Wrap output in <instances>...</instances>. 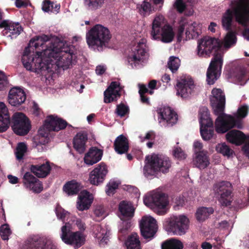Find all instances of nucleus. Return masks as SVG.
Segmentation results:
<instances>
[{
	"label": "nucleus",
	"instance_id": "nucleus-1",
	"mask_svg": "<svg viewBox=\"0 0 249 249\" xmlns=\"http://www.w3.org/2000/svg\"><path fill=\"white\" fill-rule=\"evenodd\" d=\"M210 101L214 114L218 116L215 123L216 131L218 133H225L234 126L238 128H242L239 120L247 115L248 108L247 106L239 107L234 116L224 113L225 96L220 89L215 88L212 90Z\"/></svg>",
	"mask_w": 249,
	"mask_h": 249
},
{
	"label": "nucleus",
	"instance_id": "nucleus-2",
	"mask_svg": "<svg viewBox=\"0 0 249 249\" xmlns=\"http://www.w3.org/2000/svg\"><path fill=\"white\" fill-rule=\"evenodd\" d=\"M49 40L47 36L43 35L33 38L29 43V46L26 47L23 52L22 57V64L28 71L37 73L43 71H50L49 65L47 62V56L42 52H36V57L34 55V48H37L39 46H42L45 42Z\"/></svg>",
	"mask_w": 249,
	"mask_h": 249
},
{
	"label": "nucleus",
	"instance_id": "nucleus-3",
	"mask_svg": "<svg viewBox=\"0 0 249 249\" xmlns=\"http://www.w3.org/2000/svg\"><path fill=\"white\" fill-rule=\"evenodd\" d=\"M44 55L47 56V62L50 65L53 59L56 60L55 63L58 68L66 70L75 62L76 55L73 53V46L68 45L63 40L55 41L53 47L44 50Z\"/></svg>",
	"mask_w": 249,
	"mask_h": 249
},
{
	"label": "nucleus",
	"instance_id": "nucleus-4",
	"mask_svg": "<svg viewBox=\"0 0 249 249\" xmlns=\"http://www.w3.org/2000/svg\"><path fill=\"white\" fill-rule=\"evenodd\" d=\"M231 9H228L223 16V27L229 30L232 20L233 12L236 20L244 26L249 21V0H235L231 2Z\"/></svg>",
	"mask_w": 249,
	"mask_h": 249
},
{
	"label": "nucleus",
	"instance_id": "nucleus-5",
	"mask_svg": "<svg viewBox=\"0 0 249 249\" xmlns=\"http://www.w3.org/2000/svg\"><path fill=\"white\" fill-rule=\"evenodd\" d=\"M236 42L235 34L231 32L227 33L222 42L214 37L206 36L198 41L197 54L200 57L209 56L213 50L222 47L228 49L235 44Z\"/></svg>",
	"mask_w": 249,
	"mask_h": 249
},
{
	"label": "nucleus",
	"instance_id": "nucleus-6",
	"mask_svg": "<svg viewBox=\"0 0 249 249\" xmlns=\"http://www.w3.org/2000/svg\"><path fill=\"white\" fill-rule=\"evenodd\" d=\"M111 38L109 29L101 24H96L86 33V38L89 48L102 51L106 48Z\"/></svg>",
	"mask_w": 249,
	"mask_h": 249
},
{
	"label": "nucleus",
	"instance_id": "nucleus-7",
	"mask_svg": "<svg viewBox=\"0 0 249 249\" xmlns=\"http://www.w3.org/2000/svg\"><path fill=\"white\" fill-rule=\"evenodd\" d=\"M67 122L57 116L49 115L47 117L45 123L38 131L39 140L37 142L36 148L38 152H42L46 149L45 144L48 142V134L52 131H58L65 128Z\"/></svg>",
	"mask_w": 249,
	"mask_h": 249
},
{
	"label": "nucleus",
	"instance_id": "nucleus-8",
	"mask_svg": "<svg viewBox=\"0 0 249 249\" xmlns=\"http://www.w3.org/2000/svg\"><path fill=\"white\" fill-rule=\"evenodd\" d=\"M143 174L147 177L156 176L159 173H166L171 167V161L167 157L153 154L146 157Z\"/></svg>",
	"mask_w": 249,
	"mask_h": 249
},
{
	"label": "nucleus",
	"instance_id": "nucleus-9",
	"mask_svg": "<svg viewBox=\"0 0 249 249\" xmlns=\"http://www.w3.org/2000/svg\"><path fill=\"white\" fill-rule=\"evenodd\" d=\"M143 203L159 215H164L168 211V198L162 193L156 191L150 192L144 197Z\"/></svg>",
	"mask_w": 249,
	"mask_h": 249
},
{
	"label": "nucleus",
	"instance_id": "nucleus-10",
	"mask_svg": "<svg viewBox=\"0 0 249 249\" xmlns=\"http://www.w3.org/2000/svg\"><path fill=\"white\" fill-rule=\"evenodd\" d=\"M70 222L65 223L61 228L60 237L66 244L72 246L77 249L82 246L85 242V236L80 231L72 232Z\"/></svg>",
	"mask_w": 249,
	"mask_h": 249
},
{
	"label": "nucleus",
	"instance_id": "nucleus-11",
	"mask_svg": "<svg viewBox=\"0 0 249 249\" xmlns=\"http://www.w3.org/2000/svg\"><path fill=\"white\" fill-rule=\"evenodd\" d=\"M179 26L178 30V40L180 41L184 35L186 39H190L197 37L200 33L201 25L196 22L189 21L185 18H181L179 21Z\"/></svg>",
	"mask_w": 249,
	"mask_h": 249
},
{
	"label": "nucleus",
	"instance_id": "nucleus-12",
	"mask_svg": "<svg viewBox=\"0 0 249 249\" xmlns=\"http://www.w3.org/2000/svg\"><path fill=\"white\" fill-rule=\"evenodd\" d=\"M148 58L146 40L141 39L128 57V62L132 68H138L146 62Z\"/></svg>",
	"mask_w": 249,
	"mask_h": 249
},
{
	"label": "nucleus",
	"instance_id": "nucleus-13",
	"mask_svg": "<svg viewBox=\"0 0 249 249\" xmlns=\"http://www.w3.org/2000/svg\"><path fill=\"white\" fill-rule=\"evenodd\" d=\"M199 115L201 135L203 140H209L213 137L214 131L213 128V123L210 118L208 109L206 107L202 108Z\"/></svg>",
	"mask_w": 249,
	"mask_h": 249
},
{
	"label": "nucleus",
	"instance_id": "nucleus-14",
	"mask_svg": "<svg viewBox=\"0 0 249 249\" xmlns=\"http://www.w3.org/2000/svg\"><path fill=\"white\" fill-rule=\"evenodd\" d=\"M189 219L184 215H173L169 221V230L174 234H184L189 229Z\"/></svg>",
	"mask_w": 249,
	"mask_h": 249
},
{
	"label": "nucleus",
	"instance_id": "nucleus-15",
	"mask_svg": "<svg viewBox=\"0 0 249 249\" xmlns=\"http://www.w3.org/2000/svg\"><path fill=\"white\" fill-rule=\"evenodd\" d=\"M223 58L220 54H216L212 60L207 71V81L213 85L219 78L221 72Z\"/></svg>",
	"mask_w": 249,
	"mask_h": 249
},
{
	"label": "nucleus",
	"instance_id": "nucleus-16",
	"mask_svg": "<svg viewBox=\"0 0 249 249\" xmlns=\"http://www.w3.org/2000/svg\"><path fill=\"white\" fill-rule=\"evenodd\" d=\"M12 123L13 130L17 135H25L30 129L31 125L29 119L21 112L14 113Z\"/></svg>",
	"mask_w": 249,
	"mask_h": 249
},
{
	"label": "nucleus",
	"instance_id": "nucleus-17",
	"mask_svg": "<svg viewBox=\"0 0 249 249\" xmlns=\"http://www.w3.org/2000/svg\"><path fill=\"white\" fill-rule=\"evenodd\" d=\"M177 95L182 99L189 97L195 88L194 82L191 77L182 75L177 80L176 85Z\"/></svg>",
	"mask_w": 249,
	"mask_h": 249
},
{
	"label": "nucleus",
	"instance_id": "nucleus-18",
	"mask_svg": "<svg viewBox=\"0 0 249 249\" xmlns=\"http://www.w3.org/2000/svg\"><path fill=\"white\" fill-rule=\"evenodd\" d=\"M213 190L215 194L220 195L218 201L222 206H227L231 202V184L228 181H222L216 183L213 186Z\"/></svg>",
	"mask_w": 249,
	"mask_h": 249
},
{
	"label": "nucleus",
	"instance_id": "nucleus-19",
	"mask_svg": "<svg viewBox=\"0 0 249 249\" xmlns=\"http://www.w3.org/2000/svg\"><path fill=\"white\" fill-rule=\"evenodd\" d=\"M226 137L228 142L236 145H240L245 141L242 150L244 154L249 158V136H246L239 130H232L227 133Z\"/></svg>",
	"mask_w": 249,
	"mask_h": 249
},
{
	"label": "nucleus",
	"instance_id": "nucleus-20",
	"mask_svg": "<svg viewBox=\"0 0 249 249\" xmlns=\"http://www.w3.org/2000/svg\"><path fill=\"white\" fill-rule=\"evenodd\" d=\"M142 235L145 239H151L157 232L158 226L156 220L150 215L143 216L140 223Z\"/></svg>",
	"mask_w": 249,
	"mask_h": 249
},
{
	"label": "nucleus",
	"instance_id": "nucleus-21",
	"mask_svg": "<svg viewBox=\"0 0 249 249\" xmlns=\"http://www.w3.org/2000/svg\"><path fill=\"white\" fill-rule=\"evenodd\" d=\"M107 165L103 162L97 165L89 174V181L91 184L98 185L103 182L108 173Z\"/></svg>",
	"mask_w": 249,
	"mask_h": 249
},
{
	"label": "nucleus",
	"instance_id": "nucleus-22",
	"mask_svg": "<svg viewBox=\"0 0 249 249\" xmlns=\"http://www.w3.org/2000/svg\"><path fill=\"white\" fill-rule=\"evenodd\" d=\"M4 28L2 34L7 38H16L22 31V28L18 23L9 20H3L0 23V28Z\"/></svg>",
	"mask_w": 249,
	"mask_h": 249
},
{
	"label": "nucleus",
	"instance_id": "nucleus-23",
	"mask_svg": "<svg viewBox=\"0 0 249 249\" xmlns=\"http://www.w3.org/2000/svg\"><path fill=\"white\" fill-rule=\"evenodd\" d=\"M159 122L165 126H172L178 120L177 113L169 107H164L159 110Z\"/></svg>",
	"mask_w": 249,
	"mask_h": 249
},
{
	"label": "nucleus",
	"instance_id": "nucleus-24",
	"mask_svg": "<svg viewBox=\"0 0 249 249\" xmlns=\"http://www.w3.org/2000/svg\"><path fill=\"white\" fill-rule=\"evenodd\" d=\"M8 99L9 103L11 105L17 106L25 102L26 95L21 89L14 88L9 91Z\"/></svg>",
	"mask_w": 249,
	"mask_h": 249
},
{
	"label": "nucleus",
	"instance_id": "nucleus-25",
	"mask_svg": "<svg viewBox=\"0 0 249 249\" xmlns=\"http://www.w3.org/2000/svg\"><path fill=\"white\" fill-rule=\"evenodd\" d=\"M121 89L119 83L112 82L104 92V102L108 103L117 100L120 96Z\"/></svg>",
	"mask_w": 249,
	"mask_h": 249
},
{
	"label": "nucleus",
	"instance_id": "nucleus-26",
	"mask_svg": "<svg viewBox=\"0 0 249 249\" xmlns=\"http://www.w3.org/2000/svg\"><path fill=\"white\" fill-rule=\"evenodd\" d=\"M93 199L92 195L86 190L80 192L77 201V208L79 211L88 210Z\"/></svg>",
	"mask_w": 249,
	"mask_h": 249
},
{
	"label": "nucleus",
	"instance_id": "nucleus-27",
	"mask_svg": "<svg viewBox=\"0 0 249 249\" xmlns=\"http://www.w3.org/2000/svg\"><path fill=\"white\" fill-rule=\"evenodd\" d=\"M156 36H151L153 39L160 40L164 43L171 42L175 36L173 29L170 25L164 26Z\"/></svg>",
	"mask_w": 249,
	"mask_h": 249
},
{
	"label": "nucleus",
	"instance_id": "nucleus-28",
	"mask_svg": "<svg viewBox=\"0 0 249 249\" xmlns=\"http://www.w3.org/2000/svg\"><path fill=\"white\" fill-rule=\"evenodd\" d=\"M102 155V150L96 147H92L85 154L84 158V162L88 165H92L100 161Z\"/></svg>",
	"mask_w": 249,
	"mask_h": 249
},
{
	"label": "nucleus",
	"instance_id": "nucleus-29",
	"mask_svg": "<svg viewBox=\"0 0 249 249\" xmlns=\"http://www.w3.org/2000/svg\"><path fill=\"white\" fill-rule=\"evenodd\" d=\"M88 141L87 134L85 132H79L74 137L73 144L74 148L79 153H83L86 148Z\"/></svg>",
	"mask_w": 249,
	"mask_h": 249
},
{
	"label": "nucleus",
	"instance_id": "nucleus-30",
	"mask_svg": "<svg viewBox=\"0 0 249 249\" xmlns=\"http://www.w3.org/2000/svg\"><path fill=\"white\" fill-rule=\"evenodd\" d=\"M94 237L100 244H106L108 240L109 231L106 227H102L100 225L94 226L93 228Z\"/></svg>",
	"mask_w": 249,
	"mask_h": 249
},
{
	"label": "nucleus",
	"instance_id": "nucleus-31",
	"mask_svg": "<svg viewBox=\"0 0 249 249\" xmlns=\"http://www.w3.org/2000/svg\"><path fill=\"white\" fill-rule=\"evenodd\" d=\"M10 116L4 103L0 102V132L5 131L9 127Z\"/></svg>",
	"mask_w": 249,
	"mask_h": 249
},
{
	"label": "nucleus",
	"instance_id": "nucleus-32",
	"mask_svg": "<svg viewBox=\"0 0 249 249\" xmlns=\"http://www.w3.org/2000/svg\"><path fill=\"white\" fill-rule=\"evenodd\" d=\"M167 21L164 17L161 14H157L154 18L151 31V36H156L164 26L168 25Z\"/></svg>",
	"mask_w": 249,
	"mask_h": 249
},
{
	"label": "nucleus",
	"instance_id": "nucleus-33",
	"mask_svg": "<svg viewBox=\"0 0 249 249\" xmlns=\"http://www.w3.org/2000/svg\"><path fill=\"white\" fill-rule=\"evenodd\" d=\"M115 151L122 154L127 152L129 148L128 141L123 135H120L116 139L114 143Z\"/></svg>",
	"mask_w": 249,
	"mask_h": 249
},
{
	"label": "nucleus",
	"instance_id": "nucleus-34",
	"mask_svg": "<svg viewBox=\"0 0 249 249\" xmlns=\"http://www.w3.org/2000/svg\"><path fill=\"white\" fill-rule=\"evenodd\" d=\"M31 171L38 178H45L49 175L51 171V166L48 162L39 165H32L30 166Z\"/></svg>",
	"mask_w": 249,
	"mask_h": 249
},
{
	"label": "nucleus",
	"instance_id": "nucleus-35",
	"mask_svg": "<svg viewBox=\"0 0 249 249\" xmlns=\"http://www.w3.org/2000/svg\"><path fill=\"white\" fill-rule=\"evenodd\" d=\"M194 164L199 169H204L210 164L208 157L206 152L202 151L196 153L193 160Z\"/></svg>",
	"mask_w": 249,
	"mask_h": 249
},
{
	"label": "nucleus",
	"instance_id": "nucleus-36",
	"mask_svg": "<svg viewBox=\"0 0 249 249\" xmlns=\"http://www.w3.org/2000/svg\"><path fill=\"white\" fill-rule=\"evenodd\" d=\"M82 187V186L79 182L75 180H72L65 184L63 190L69 196H72L77 194Z\"/></svg>",
	"mask_w": 249,
	"mask_h": 249
},
{
	"label": "nucleus",
	"instance_id": "nucleus-37",
	"mask_svg": "<svg viewBox=\"0 0 249 249\" xmlns=\"http://www.w3.org/2000/svg\"><path fill=\"white\" fill-rule=\"evenodd\" d=\"M119 211L122 215L126 217H132L133 216L134 209L130 202L122 201L119 207Z\"/></svg>",
	"mask_w": 249,
	"mask_h": 249
},
{
	"label": "nucleus",
	"instance_id": "nucleus-38",
	"mask_svg": "<svg viewBox=\"0 0 249 249\" xmlns=\"http://www.w3.org/2000/svg\"><path fill=\"white\" fill-rule=\"evenodd\" d=\"M213 213V209L212 207H202L198 208L196 215L197 220L200 222L204 221Z\"/></svg>",
	"mask_w": 249,
	"mask_h": 249
},
{
	"label": "nucleus",
	"instance_id": "nucleus-39",
	"mask_svg": "<svg viewBox=\"0 0 249 249\" xmlns=\"http://www.w3.org/2000/svg\"><path fill=\"white\" fill-rule=\"evenodd\" d=\"M125 245L127 249H140V241L137 233H133L129 235L125 241Z\"/></svg>",
	"mask_w": 249,
	"mask_h": 249
},
{
	"label": "nucleus",
	"instance_id": "nucleus-40",
	"mask_svg": "<svg viewBox=\"0 0 249 249\" xmlns=\"http://www.w3.org/2000/svg\"><path fill=\"white\" fill-rule=\"evenodd\" d=\"M182 243L176 239L172 238L164 242L161 246L162 249H182Z\"/></svg>",
	"mask_w": 249,
	"mask_h": 249
},
{
	"label": "nucleus",
	"instance_id": "nucleus-41",
	"mask_svg": "<svg viewBox=\"0 0 249 249\" xmlns=\"http://www.w3.org/2000/svg\"><path fill=\"white\" fill-rule=\"evenodd\" d=\"M105 0H83L85 7L88 10H95L101 8Z\"/></svg>",
	"mask_w": 249,
	"mask_h": 249
},
{
	"label": "nucleus",
	"instance_id": "nucleus-42",
	"mask_svg": "<svg viewBox=\"0 0 249 249\" xmlns=\"http://www.w3.org/2000/svg\"><path fill=\"white\" fill-rule=\"evenodd\" d=\"M60 8V4H54L49 0L44 2L42 6V10L46 12H51L53 13H58Z\"/></svg>",
	"mask_w": 249,
	"mask_h": 249
},
{
	"label": "nucleus",
	"instance_id": "nucleus-43",
	"mask_svg": "<svg viewBox=\"0 0 249 249\" xmlns=\"http://www.w3.org/2000/svg\"><path fill=\"white\" fill-rule=\"evenodd\" d=\"M217 152L222 154L224 156L229 157L233 154V150L225 143L218 144L216 146Z\"/></svg>",
	"mask_w": 249,
	"mask_h": 249
},
{
	"label": "nucleus",
	"instance_id": "nucleus-44",
	"mask_svg": "<svg viewBox=\"0 0 249 249\" xmlns=\"http://www.w3.org/2000/svg\"><path fill=\"white\" fill-rule=\"evenodd\" d=\"M137 8L139 13L143 16L149 15L152 11L151 4L145 1L141 4H137Z\"/></svg>",
	"mask_w": 249,
	"mask_h": 249
},
{
	"label": "nucleus",
	"instance_id": "nucleus-45",
	"mask_svg": "<svg viewBox=\"0 0 249 249\" xmlns=\"http://www.w3.org/2000/svg\"><path fill=\"white\" fill-rule=\"evenodd\" d=\"M27 146L24 142L18 143L15 152L16 157L18 161L21 160L27 152Z\"/></svg>",
	"mask_w": 249,
	"mask_h": 249
},
{
	"label": "nucleus",
	"instance_id": "nucleus-46",
	"mask_svg": "<svg viewBox=\"0 0 249 249\" xmlns=\"http://www.w3.org/2000/svg\"><path fill=\"white\" fill-rule=\"evenodd\" d=\"M37 179L31 173L26 172L23 176V183L26 188L29 189Z\"/></svg>",
	"mask_w": 249,
	"mask_h": 249
},
{
	"label": "nucleus",
	"instance_id": "nucleus-47",
	"mask_svg": "<svg viewBox=\"0 0 249 249\" xmlns=\"http://www.w3.org/2000/svg\"><path fill=\"white\" fill-rule=\"evenodd\" d=\"M26 246L27 249H43L44 245L41 240H38L35 238L30 239Z\"/></svg>",
	"mask_w": 249,
	"mask_h": 249
},
{
	"label": "nucleus",
	"instance_id": "nucleus-48",
	"mask_svg": "<svg viewBox=\"0 0 249 249\" xmlns=\"http://www.w3.org/2000/svg\"><path fill=\"white\" fill-rule=\"evenodd\" d=\"M120 182L115 180H110L106 186V192L108 196L113 195L117 189Z\"/></svg>",
	"mask_w": 249,
	"mask_h": 249
},
{
	"label": "nucleus",
	"instance_id": "nucleus-49",
	"mask_svg": "<svg viewBox=\"0 0 249 249\" xmlns=\"http://www.w3.org/2000/svg\"><path fill=\"white\" fill-rule=\"evenodd\" d=\"M180 60L177 57L171 56L168 63V66L172 72L178 70L180 66Z\"/></svg>",
	"mask_w": 249,
	"mask_h": 249
},
{
	"label": "nucleus",
	"instance_id": "nucleus-50",
	"mask_svg": "<svg viewBox=\"0 0 249 249\" xmlns=\"http://www.w3.org/2000/svg\"><path fill=\"white\" fill-rule=\"evenodd\" d=\"M173 155L174 157L178 160H184L187 156V154L179 147H174L173 149Z\"/></svg>",
	"mask_w": 249,
	"mask_h": 249
},
{
	"label": "nucleus",
	"instance_id": "nucleus-51",
	"mask_svg": "<svg viewBox=\"0 0 249 249\" xmlns=\"http://www.w3.org/2000/svg\"><path fill=\"white\" fill-rule=\"evenodd\" d=\"M55 213L57 218L62 221L67 220V218L70 216V213L58 205L55 208Z\"/></svg>",
	"mask_w": 249,
	"mask_h": 249
},
{
	"label": "nucleus",
	"instance_id": "nucleus-52",
	"mask_svg": "<svg viewBox=\"0 0 249 249\" xmlns=\"http://www.w3.org/2000/svg\"><path fill=\"white\" fill-rule=\"evenodd\" d=\"M11 234V230L7 224L2 225L0 228V236L3 240H7Z\"/></svg>",
	"mask_w": 249,
	"mask_h": 249
},
{
	"label": "nucleus",
	"instance_id": "nucleus-53",
	"mask_svg": "<svg viewBox=\"0 0 249 249\" xmlns=\"http://www.w3.org/2000/svg\"><path fill=\"white\" fill-rule=\"evenodd\" d=\"M175 8L179 13H182L188 6L184 0H176L174 4Z\"/></svg>",
	"mask_w": 249,
	"mask_h": 249
},
{
	"label": "nucleus",
	"instance_id": "nucleus-54",
	"mask_svg": "<svg viewBox=\"0 0 249 249\" xmlns=\"http://www.w3.org/2000/svg\"><path fill=\"white\" fill-rule=\"evenodd\" d=\"M94 214L96 217L99 218V219H97V220L103 219L106 215L104 208L103 206L100 205L95 207L94 210Z\"/></svg>",
	"mask_w": 249,
	"mask_h": 249
},
{
	"label": "nucleus",
	"instance_id": "nucleus-55",
	"mask_svg": "<svg viewBox=\"0 0 249 249\" xmlns=\"http://www.w3.org/2000/svg\"><path fill=\"white\" fill-rule=\"evenodd\" d=\"M128 110L127 106L123 104H120L117 106L116 112L120 117H123L128 112Z\"/></svg>",
	"mask_w": 249,
	"mask_h": 249
},
{
	"label": "nucleus",
	"instance_id": "nucleus-56",
	"mask_svg": "<svg viewBox=\"0 0 249 249\" xmlns=\"http://www.w3.org/2000/svg\"><path fill=\"white\" fill-rule=\"evenodd\" d=\"M8 85L7 78L5 74L0 71V90H3Z\"/></svg>",
	"mask_w": 249,
	"mask_h": 249
},
{
	"label": "nucleus",
	"instance_id": "nucleus-57",
	"mask_svg": "<svg viewBox=\"0 0 249 249\" xmlns=\"http://www.w3.org/2000/svg\"><path fill=\"white\" fill-rule=\"evenodd\" d=\"M29 189L33 191L34 193H39L42 191L43 186L41 182L37 179L36 181Z\"/></svg>",
	"mask_w": 249,
	"mask_h": 249
},
{
	"label": "nucleus",
	"instance_id": "nucleus-58",
	"mask_svg": "<svg viewBox=\"0 0 249 249\" xmlns=\"http://www.w3.org/2000/svg\"><path fill=\"white\" fill-rule=\"evenodd\" d=\"M237 80L240 82L241 85H244L247 82L246 71L241 70L236 76Z\"/></svg>",
	"mask_w": 249,
	"mask_h": 249
},
{
	"label": "nucleus",
	"instance_id": "nucleus-59",
	"mask_svg": "<svg viewBox=\"0 0 249 249\" xmlns=\"http://www.w3.org/2000/svg\"><path fill=\"white\" fill-rule=\"evenodd\" d=\"M131 226V224L130 221H124L120 228V232L122 234H125L130 228Z\"/></svg>",
	"mask_w": 249,
	"mask_h": 249
},
{
	"label": "nucleus",
	"instance_id": "nucleus-60",
	"mask_svg": "<svg viewBox=\"0 0 249 249\" xmlns=\"http://www.w3.org/2000/svg\"><path fill=\"white\" fill-rule=\"evenodd\" d=\"M71 220L72 222H75V224L80 230H85L86 225L81 219L73 217H72Z\"/></svg>",
	"mask_w": 249,
	"mask_h": 249
},
{
	"label": "nucleus",
	"instance_id": "nucleus-61",
	"mask_svg": "<svg viewBox=\"0 0 249 249\" xmlns=\"http://www.w3.org/2000/svg\"><path fill=\"white\" fill-rule=\"evenodd\" d=\"M193 146L196 154V153H198L202 151H204L203 150H202L203 145L202 143L200 141H195L194 142Z\"/></svg>",
	"mask_w": 249,
	"mask_h": 249
},
{
	"label": "nucleus",
	"instance_id": "nucleus-62",
	"mask_svg": "<svg viewBox=\"0 0 249 249\" xmlns=\"http://www.w3.org/2000/svg\"><path fill=\"white\" fill-rule=\"evenodd\" d=\"M106 70V67L103 65H99L96 69V73L98 75L103 74Z\"/></svg>",
	"mask_w": 249,
	"mask_h": 249
},
{
	"label": "nucleus",
	"instance_id": "nucleus-63",
	"mask_svg": "<svg viewBox=\"0 0 249 249\" xmlns=\"http://www.w3.org/2000/svg\"><path fill=\"white\" fill-rule=\"evenodd\" d=\"M139 88V93L140 94L144 95L145 93L148 92V89L146 87V86L143 84L138 85Z\"/></svg>",
	"mask_w": 249,
	"mask_h": 249
},
{
	"label": "nucleus",
	"instance_id": "nucleus-64",
	"mask_svg": "<svg viewBox=\"0 0 249 249\" xmlns=\"http://www.w3.org/2000/svg\"><path fill=\"white\" fill-rule=\"evenodd\" d=\"M201 247L202 249H212L213 246L210 243L204 242L202 243Z\"/></svg>",
	"mask_w": 249,
	"mask_h": 249
}]
</instances>
